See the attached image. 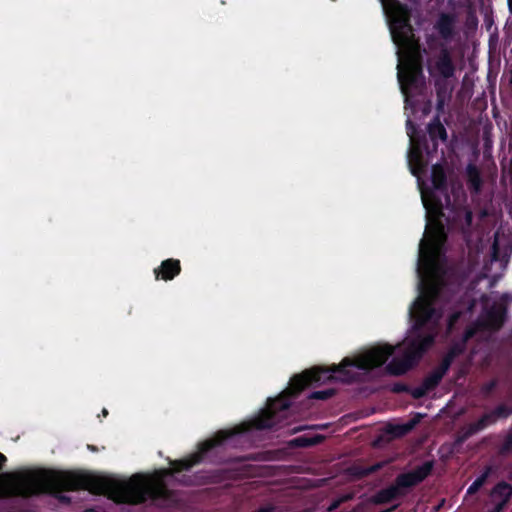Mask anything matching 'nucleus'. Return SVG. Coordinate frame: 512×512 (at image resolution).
Segmentation results:
<instances>
[{"mask_svg": "<svg viewBox=\"0 0 512 512\" xmlns=\"http://www.w3.org/2000/svg\"><path fill=\"white\" fill-rule=\"evenodd\" d=\"M264 429L265 409L257 417L231 430L218 431L213 438L200 443L198 451L188 458L170 461L172 467L160 470L158 480L152 484L140 474L119 480L86 472L48 470L27 471L19 476L18 482L27 496L46 493L63 503H70V498L61 495L62 492L88 490L95 495H108L122 504H143L151 499L161 507H174L179 502L178 494L166 486L164 477L188 471L206 459L216 464L230 462V457L221 455L222 450L227 446L237 447L241 437L251 430Z\"/></svg>", "mask_w": 512, "mask_h": 512, "instance_id": "nucleus-1", "label": "nucleus"}, {"mask_svg": "<svg viewBox=\"0 0 512 512\" xmlns=\"http://www.w3.org/2000/svg\"><path fill=\"white\" fill-rule=\"evenodd\" d=\"M419 288L420 294L409 311L416 335L409 341L402 355L412 367L418 364L434 344L436 330L443 315L442 310L435 306L442 296L444 283L441 280L426 283L421 281Z\"/></svg>", "mask_w": 512, "mask_h": 512, "instance_id": "nucleus-2", "label": "nucleus"}, {"mask_svg": "<svg viewBox=\"0 0 512 512\" xmlns=\"http://www.w3.org/2000/svg\"><path fill=\"white\" fill-rule=\"evenodd\" d=\"M423 203L426 209L433 212L437 217L427 225L425 237L421 239L419 244L418 265L429 268L443 250L448 237L446 227L441 221V217L445 216L441 199H435L431 206L427 204L425 199H423Z\"/></svg>", "mask_w": 512, "mask_h": 512, "instance_id": "nucleus-3", "label": "nucleus"}, {"mask_svg": "<svg viewBox=\"0 0 512 512\" xmlns=\"http://www.w3.org/2000/svg\"><path fill=\"white\" fill-rule=\"evenodd\" d=\"M441 115L436 112L427 124L426 132H421V135L418 137V145L409 150V161L418 169H422L427 165V161L423 157L424 152L428 157H433L438 152L439 141L445 143L448 140V133L441 122Z\"/></svg>", "mask_w": 512, "mask_h": 512, "instance_id": "nucleus-4", "label": "nucleus"}, {"mask_svg": "<svg viewBox=\"0 0 512 512\" xmlns=\"http://www.w3.org/2000/svg\"><path fill=\"white\" fill-rule=\"evenodd\" d=\"M398 81L406 99L411 91L423 87L424 75L420 58L409 57L403 64L398 65Z\"/></svg>", "mask_w": 512, "mask_h": 512, "instance_id": "nucleus-5", "label": "nucleus"}, {"mask_svg": "<svg viewBox=\"0 0 512 512\" xmlns=\"http://www.w3.org/2000/svg\"><path fill=\"white\" fill-rule=\"evenodd\" d=\"M411 10L406 4L394 0L390 6V29L395 42L405 43L412 35Z\"/></svg>", "mask_w": 512, "mask_h": 512, "instance_id": "nucleus-6", "label": "nucleus"}, {"mask_svg": "<svg viewBox=\"0 0 512 512\" xmlns=\"http://www.w3.org/2000/svg\"><path fill=\"white\" fill-rule=\"evenodd\" d=\"M447 230L458 232L464 238H468L471 233L473 213L466 206H452L448 215L445 217Z\"/></svg>", "mask_w": 512, "mask_h": 512, "instance_id": "nucleus-7", "label": "nucleus"}, {"mask_svg": "<svg viewBox=\"0 0 512 512\" xmlns=\"http://www.w3.org/2000/svg\"><path fill=\"white\" fill-rule=\"evenodd\" d=\"M433 470V462L426 461L412 471L401 473L396 477L395 484L400 489L411 488L425 480Z\"/></svg>", "mask_w": 512, "mask_h": 512, "instance_id": "nucleus-8", "label": "nucleus"}, {"mask_svg": "<svg viewBox=\"0 0 512 512\" xmlns=\"http://www.w3.org/2000/svg\"><path fill=\"white\" fill-rule=\"evenodd\" d=\"M507 308L504 304L495 303L486 312L485 318L479 325L487 330L498 331L506 321Z\"/></svg>", "mask_w": 512, "mask_h": 512, "instance_id": "nucleus-9", "label": "nucleus"}, {"mask_svg": "<svg viewBox=\"0 0 512 512\" xmlns=\"http://www.w3.org/2000/svg\"><path fill=\"white\" fill-rule=\"evenodd\" d=\"M434 68L441 79L453 78L456 73V66L453 62L450 50L447 47L440 49L434 63Z\"/></svg>", "mask_w": 512, "mask_h": 512, "instance_id": "nucleus-10", "label": "nucleus"}, {"mask_svg": "<svg viewBox=\"0 0 512 512\" xmlns=\"http://www.w3.org/2000/svg\"><path fill=\"white\" fill-rule=\"evenodd\" d=\"M456 22V14L442 12L439 14L434 27L442 39L450 40L455 35Z\"/></svg>", "mask_w": 512, "mask_h": 512, "instance_id": "nucleus-11", "label": "nucleus"}, {"mask_svg": "<svg viewBox=\"0 0 512 512\" xmlns=\"http://www.w3.org/2000/svg\"><path fill=\"white\" fill-rule=\"evenodd\" d=\"M181 273V264L178 259L169 258L161 262L160 266L154 269L156 280L170 281Z\"/></svg>", "mask_w": 512, "mask_h": 512, "instance_id": "nucleus-12", "label": "nucleus"}, {"mask_svg": "<svg viewBox=\"0 0 512 512\" xmlns=\"http://www.w3.org/2000/svg\"><path fill=\"white\" fill-rule=\"evenodd\" d=\"M436 90V112L438 114H444L445 105L452 97V87L448 83V79H437L435 80Z\"/></svg>", "mask_w": 512, "mask_h": 512, "instance_id": "nucleus-13", "label": "nucleus"}, {"mask_svg": "<svg viewBox=\"0 0 512 512\" xmlns=\"http://www.w3.org/2000/svg\"><path fill=\"white\" fill-rule=\"evenodd\" d=\"M431 182L435 190L447 194V175L444 167L441 164H435L432 166ZM446 199L448 202H450V197L448 195H446Z\"/></svg>", "mask_w": 512, "mask_h": 512, "instance_id": "nucleus-14", "label": "nucleus"}, {"mask_svg": "<svg viewBox=\"0 0 512 512\" xmlns=\"http://www.w3.org/2000/svg\"><path fill=\"white\" fill-rule=\"evenodd\" d=\"M465 352L464 345L463 344H456L453 343L447 353L442 358L438 368L442 370V373H447L455 360L458 356L462 355Z\"/></svg>", "mask_w": 512, "mask_h": 512, "instance_id": "nucleus-15", "label": "nucleus"}, {"mask_svg": "<svg viewBox=\"0 0 512 512\" xmlns=\"http://www.w3.org/2000/svg\"><path fill=\"white\" fill-rule=\"evenodd\" d=\"M490 496L493 499H500L499 502H505L508 505L512 497V485L506 481H500L492 488Z\"/></svg>", "mask_w": 512, "mask_h": 512, "instance_id": "nucleus-16", "label": "nucleus"}, {"mask_svg": "<svg viewBox=\"0 0 512 512\" xmlns=\"http://www.w3.org/2000/svg\"><path fill=\"white\" fill-rule=\"evenodd\" d=\"M412 365L407 362L403 357L393 358L385 367L386 372L389 375L401 376L412 369Z\"/></svg>", "mask_w": 512, "mask_h": 512, "instance_id": "nucleus-17", "label": "nucleus"}, {"mask_svg": "<svg viewBox=\"0 0 512 512\" xmlns=\"http://www.w3.org/2000/svg\"><path fill=\"white\" fill-rule=\"evenodd\" d=\"M401 495V491L396 484L391 485L387 488L379 490L374 496V502L376 504H388Z\"/></svg>", "mask_w": 512, "mask_h": 512, "instance_id": "nucleus-18", "label": "nucleus"}, {"mask_svg": "<svg viewBox=\"0 0 512 512\" xmlns=\"http://www.w3.org/2000/svg\"><path fill=\"white\" fill-rule=\"evenodd\" d=\"M325 437L321 434L313 436L302 435L292 440V443L296 447L307 448L321 444Z\"/></svg>", "mask_w": 512, "mask_h": 512, "instance_id": "nucleus-19", "label": "nucleus"}, {"mask_svg": "<svg viewBox=\"0 0 512 512\" xmlns=\"http://www.w3.org/2000/svg\"><path fill=\"white\" fill-rule=\"evenodd\" d=\"M466 172L470 187L478 192L482 185V179L478 168L473 164H468Z\"/></svg>", "mask_w": 512, "mask_h": 512, "instance_id": "nucleus-20", "label": "nucleus"}, {"mask_svg": "<svg viewBox=\"0 0 512 512\" xmlns=\"http://www.w3.org/2000/svg\"><path fill=\"white\" fill-rule=\"evenodd\" d=\"M381 468L382 464L376 463L370 466H353L351 467L350 471L354 477L361 479L377 472Z\"/></svg>", "mask_w": 512, "mask_h": 512, "instance_id": "nucleus-21", "label": "nucleus"}, {"mask_svg": "<svg viewBox=\"0 0 512 512\" xmlns=\"http://www.w3.org/2000/svg\"><path fill=\"white\" fill-rule=\"evenodd\" d=\"M445 375L446 373H442V370L437 367L424 378L422 383L425 385L426 389L432 391L440 384Z\"/></svg>", "mask_w": 512, "mask_h": 512, "instance_id": "nucleus-22", "label": "nucleus"}, {"mask_svg": "<svg viewBox=\"0 0 512 512\" xmlns=\"http://www.w3.org/2000/svg\"><path fill=\"white\" fill-rule=\"evenodd\" d=\"M490 474V469L487 468L480 476H478L473 483L468 487L467 494L473 495L486 483Z\"/></svg>", "mask_w": 512, "mask_h": 512, "instance_id": "nucleus-23", "label": "nucleus"}, {"mask_svg": "<svg viewBox=\"0 0 512 512\" xmlns=\"http://www.w3.org/2000/svg\"><path fill=\"white\" fill-rule=\"evenodd\" d=\"M406 130L410 138L411 148H413L415 145H418V137L422 131H418L417 125L409 118L406 121Z\"/></svg>", "mask_w": 512, "mask_h": 512, "instance_id": "nucleus-24", "label": "nucleus"}, {"mask_svg": "<svg viewBox=\"0 0 512 512\" xmlns=\"http://www.w3.org/2000/svg\"><path fill=\"white\" fill-rule=\"evenodd\" d=\"M386 432L388 434L392 435L393 437L399 438V437H403L406 434H408L410 432V428H409V426L406 425V423L390 424L387 426Z\"/></svg>", "mask_w": 512, "mask_h": 512, "instance_id": "nucleus-25", "label": "nucleus"}, {"mask_svg": "<svg viewBox=\"0 0 512 512\" xmlns=\"http://www.w3.org/2000/svg\"><path fill=\"white\" fill-rule=\"evenodd\" d=\"M491 413L495 421H497V419H506L512 414V408L505 404H500L495 409H493Z\"/></svg>", "mask_w": 512, "mask_h": 512, "instance_id": "nucleus-26", "label": "nucleus"}, {"mask_svg": "<svg viewBox=\"0 0 512 512\" xmlns=\"http://www.w3.org/2000/svg\"><path fill=\"white\" fill-rule=\"evenodd\" d=\"M335 389L328 388L325 390L314 391L309 395V399L328 400L335 395Z\"/></svg>", "mask_w": 512, "mask_h": 512, "instance_id": "nucleus-27", "label": "nucleus"}, {"mask_svg": "<svg viewBox=\"0 0 512 512\" xmlns=\"http://www.w3.org/2000/svg\"><path fill=\"white\" fill-rule=\"evenodd\" d=\"M477 330L478 328L476 326H468L465 330H464V333L462 335V339L461 341L459 342H455L456 344H463L464 345V350H466V344L467 342L472 339L476 333H477Z\"/></svg>", "mask_w": 512, "mask_h": 512, "instance_id": "nucleus-28", "label": "nucleus"}, {"mask_svg": "<svg viewBox=\"0 0 512 512\" xmlns=\"http://www.w3.org/2000/svg\"><path fill=\"white\" fill-rule=\"evenodd\" d=\"M428 392L430 391L425 388V385L423 383L414 389H410L409 391V393L414 399H420L424 397Z\"/></svg>", "mask_w": 512, "mask_h": 512, "instance_id": "nucleus-29", "label": "nucleus"}, {"mask_svg": "<svg viewBox=\"0 0 512 512\" xmlns=\"http://www.w3.org/2000/svg\"><path fill=\"white\" fill-rule=\"evenodd\" d=\"M482 422L483 421L477 420L475 422L470 423L465 431L470 436L482 431L484 429V427H482Z\"/></svg>", "mask_w": 512, "mask_h": 512, "instance_id": "nucleus-30", "label": "nucleus"}, {"mask_svg": "<svg viewBox=\"0 0 512 512\" xmlns=\"http://www.w3.org/2000/svg\"><path fill=\"white\" fill-rule=\"evenodd\" d=\"M482 422L483 421L477 420L475 422L470 423L465 431L470 436L482 431L484 429V427H482Z\"/></svg>", "mask_w": 512, "mask_h": 512, "instance_id": "nucleus-31", "label": "nucleus"}, {"mask_svg": "<svg viewBox=\"0 0 512 512\" xmlns=\"http://www.w3.org/2000/svg\"><path fill=\"white\" fill-rule=\"evenodd\" d=\"M391 391L394 393H409L410 387L405 383L397 382L392 385Z\"/></svg>", "mask_w": 512, "mask_h": 512, "instance_id": "nucleus-32", "label": "nucleus"}, {"mask_svg": "<svg viewBox=\"0 0 512 512\" xmlns=\"http://www.w3.org/2000/svg\"><path fill=\"white\" fill-rule=\"evenodd\" d=\"M478 421H483V422H482V427H484V429H485L486 427H488L489 425L494 424V423L496 422V421H495V419H494V417H493V415H492V413H491V411H490V412H488V413H484V414H483V415L478 419Z\"/></svg>", "mask_w": 512, "mask_h": 512, "instance_id": "nucleus-33", "label": "nucleus"}, {"mask_svg": "<svg viewBox=\"0 0 512 512\" xmlns=\"http://www.w3.org/2000/svg\"><path fill=\"white\" fill-rule=\"evenodd\" d=\"M461 316V313L456 311L449 315L448 317V327L451 329L454 327V325L458 322L459 318Z\"/></svg>", "mask_w": 512, "mask_h": 512, "instance_id": "nucleus-34", "label": "nucleus"}, {"mask_svg": "<svg viewBox=\"0 0 512 512\" xmlns=\"http://www.w3.org/2000/svg\"><path fill=\"white\" fill-rule=\"evenodd\" d=\"M512 450V436L508 433L502 444V451L509 452Z\"/></svg>", "mask_w": 512, "mask_h": 512, "instance_id": "nucleus-35", "label": "nucleus"}, {"mask_svg": "<svg viewBox=\"0 0 512 512\" xmlns=\"http://www.w3.org/2000/svg\"><path fill=\"white\" fill-rule=\"evenodd\" d=\"M506 507L507 504H505V502H497L495 506L488 512H503Z\"/></svg>", "mask_w": 512, "mask_h": 512, "instance_id": "nucleus-36", "label": "nucleus"}, {"mask_svg": "<svg viewBox=\"0 0 512 512\" xmlns=\"http://www.w3.org/2000/svg\"><path fill=\"white\" fill-rule=\"evenodd\" d=\"M419 421H420V415H417L416 418L411 419L408 422H406V425L409 426L410 431H412L413 428L419 423Z\"/></svg>", "mask_w": 512, "mask_h": 512, "instance_id": "nucleus-37", "label": "nucleus"}, {"mask_svg": "<svg viewBox=\"0 0 512 512\" xmlns=\"http://www.w3.org/2000/svg\"><path fill=\"white\" fill-rule=\"evenodd\" d=\"M419 421H420V415H417L416 418L411 419L408 422H406V425L409 426L410 431H412L413 428L419 423Z\"/></svg>", "mask_w": 512, "mask_h": 512, "instance_id": "nucleus-38", "label": "nucleus"}, {"mask_svg": "<svg viewBox=\"0 0 512 512\" xmlns=\"http://www.w3.org/2000/svg\"><path fill=\"white\" fill-rule=\"evenodd\" d=\"M470 437H471V436H470V435H468L466 431H464V433H463L462 435L458 436V438H457L456 442H457V443H459V444H461V443L465 442V441H466L468 438H470Z\"/></svg>", "mask_w": 512, "mask_h": 512, "instance_id": "nucleus-39", "label": "nucleus"}, {"mask_svg": "<svg viewBox=\"0 0 512 512\" xmlns=\"http://www.w3.org/2000/svg\"><path fill=\"white\" fill-rule=\"evenodd\" d=\"M495 386H496V382L495 381H491V382H489L488 384L485 385L484 391L486 393H489V392H491L495 388Z\"/></svg>", "mask_w": 512, "mask_h": 512, "instance_id": "nucleus-40", "label": "nucleus"}, {"mask_svg": "<svg viewBox=\"0 0 512 512\" xmlns=\"http://www.w3.org/2000/svg\"><path fill=\"white\" fill-rule=\"evenodd\" d=\"M6 461H7L6 456L0 452V470L3 469Z\"/></svg>", "mask_w": 512, "mask_h": 512, "instance_id": "nucleus-41", "label": "nucleus"}, {"mask_svg": "<svg viewBox=\"0 0 512 512\" xmlns=\"http://www.w3.org/2000/svg\"><path fill=\"white\" fill-rule=\"evenodd\" d=\"M492 249H493V256H494V258H497V254H498V243H497V241H495L493 243Z\"/></svg>", "mask_w": 512, "mask_h": 512, "instance_id": "nucleus-42", "label": "nucleus"}, {"mask_svg": "<svg viewBox=\"0 0 512 512\" xmlns=\"http://www.w3.org/2000/svg\"><path fill=\"white\" fill-rule=\"evenodd\" d=\"M272 507H261L256 512H271Z\"/></svg>", "mask_w": 512, "mask_h": 512, "instance_id": "nucleus-43", "label": "nucleus"}, {"mask_svg": "<svg viewBox=\"0 0 512 512\" xmlns=\"http://www.w3.org/2000/svg\"><path fill=\"white\" fill-rule=\"evenodd\" d=\"M509 12L512 14V0H507Z\"/></svg>", "mask_w": 512, "mask_h": 512, "instance_id": "nucleus-44", "label": "nucleus"}, {"mask_svg": "<svg viewBox=\"0 0 512 512\" xmlns=\"http://www.w3.org/2000/svg\"><path fill=\"white\" fill-rule=\"evenodd\" d=\"M429 110H430V107H429V106H427V107H425V108L423 109V113H424V114H428V113H429Z\"/></svg>", "mask_w": 512, "mask_h": 512, "instance_id": "nucleus-45", "label": "nucleus"}, {"mask_svg": "<svg viewBox=\"0 0 512 512\" xmlns=\"http://www.w3.org/2000/svg\"><path fill=\"white\" fill-rule=\"evenodd\" d=\"M88 448H89L90 450H92V451H96V448H95L94 446H92V445H88Z\"/></svg>", "mask_w": 512, "mask_h": 512, "instance_id": "nucleus-46", "label": "nucleus"}, {"mask_svg": "<svg viewBox=\"0 0 512 512\" xmlns=\"http://www.w3.org/2000/svg\"><path fill=\"white\" fill-rule=\"evenodd\" d=\"M411 171H412V173H413L414 175H417V173H418V172H417V170H416V168H412V169H411Z\"/></svg>", "mask_w": 512, "mask_h": 512, "instance_id": "nucleus-47", "label": "nucleus"}, {"mask_svg": "<svg viewBox=\"0 0 512 512\" xmlns=\"http://www.w3.org/2000/svg\"><path fill=\"white\" fill-rule=\"evenodd\" d=\"M102 413L106 416V415L108 414V411L104 408V409L102 410Z\"/></svg>", "mask_w": 512, "mask_h": 512, "instance_id": "nucleus-48", "label": "nucleus"}, {"mask_svg": "<svg viewBox=\"0 0 512 512\" xmlns=\"http://www.w3.org/2000/svg\"><path fill=\"white\" fill-rule=\"evenodd\" d=\"M510 83L512 84V70H511V76H510Z\"/></svg>", "mask_w": 512, "mask_h": 512, "instance_id": "nucleus-49", "label": "nucleus"}, {"mask_svg": "<svg viewBox=\"0 0 512 512\" xmlns=\"http://www.w3.org/2000/svg\"><path fill=\"white\" fill-rule=\"evenodd\" d=\"M508 433L512 436V428L510 429V431Z\"/></svg>", "mask_w": 512, "mask_h": 512, "instance_id": "nucleus-50", "label": "nucleus"}]
</instances>
